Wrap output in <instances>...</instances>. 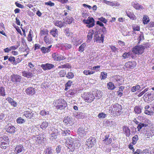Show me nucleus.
<instances>
[{
  "label": "nucleus",
  "instance_id": "nucleus-1",
  "mask_svg": "<svg viewBox=\"0 0 154 154\" xmlns=\"http://www.w3.org/2000/svg\"><path fill=\"white\" fill-rule=\"evenodd\" d=\"M22 76L18 74H13L11 76V80L13 83V85L15 86L19 85L22 81Z\"/></svg>",
  "mask_w": 154,
  "mask_h": 154
},
{
  "label": "nucleus",
  "instance_id": "nucleus-2",
  "mask_svg": "<svg viewBox=\"0 0 154 154\" xmlns=\"http://www.w3.org/2000/svg\"><path fill=\"white\" fill-rule=\"evenodd\" d=\"M51 131L49 132L50 133V139L53 140L57 138V136L60 134L61 130L60 129H57L55 127H51L50 128Z\"/></svg>",
  "mask_w": 154,
  "mask_h": 154
},
{
  "label": "nucleus",
  "instance_id": "nucleus-3",
  "mask_svg": "<svg viewBox=\"0 0 154 154\" xmlns=\"http://www.w3.org/2000/svg\"><path fill=\"white\" fill-rule=\"evenodd\" d=\"M145 49L144 47L142 45H137L132 48V52L135 54H141L144 52Z\"/></svg>",
  "mask_w": 154,
  "mask_h": 154
},
{
  "label": "nucleus",
  "instance_id": "nucleus-4",
  "mask_svg": "<svg viewBox=\"0 0 154 154\" xmlns=\"http://www.w3.org/2000/svg\"><path fill=\"white\" fill-rule=\"evenodd\" d=\"M122 109L121 105L117 103L113 105L112 106L113 115L116 116L120 115L121 113Z\"/></svg>",
  "mask_w": 154,
  "mask_h": 154
},
{
  "label": "nucleus",
  "instance_id": "nucleus-5",
  "mask_svg": "<svg viewBox=\"0 0 154 154\" xmlns=\"http://www.w3.org/2000/svg\"><path fill=\"white\" fill-rule=\"evenodd\" d=\"M75 140L71 138H68L66 140V146L69 149V151L73 152L75 149V144L74 142Z\"/></svg>",
  "mask_w": 154,
  "mask_h": 154
},
{
  "label": "nucleus",
  "instance_id": "nucleus-6",
  "mask_svg": "<svg viewBox=\"0 0 154 154\" xmlns=\"http://www.w3.org/2000/svg\"><path fill=\"white\" fill-rule=\"evenodd\" d=\"M83 97L85 101L88 102H92L95 98L92 94L88 92L84 93Z\"/></svg>",
  "mask_w": 154,
  "mask_h": 154
},
{
  "label": "nucleus",
  "instance_id": "nucleus-7",
  "mask_svg": "<svg viewBox=\"0 0 154 154\" xmlns=\"http://www.w3.org/2000/svg\"><path fill=\"white\" fill-rule=\"evenodd\" d=\"M83 22L84 23L87 24L86 26L89 28L93 27L95 24V21L94 18L90 17H88L87 20H83Z\"/></svg>",
  "mask_w": 154,
  "mask_h": 154
},
{
  "label": "nucleus",
  "instance_id": "nucleus-8",
  "mask_svg": "<svg viewBox=\"0 0 154 154\" xmlns=\"http://www.w3.org/2000/svg\"><path fill=\"white\" fill-rule=\"evenodd\" d=\"M145 109L144 113L146 114L151 115L154 112V106L150 107L147 105L145 107Z\"/></svg>",
  "mask_w": 154,
  "mask_h": 154
},
{
  "label": "nucleus",
  "instance_id": "nucleus-9",
  "mask_svg": "<svg viewBox=\"0 0 154 154\" xmlns=\"http://www.w3.org/2000/svg\"><path fill=\"white\" fill-rule=\"evenodd\" d=\"M36 115V114L35 112H33L31 110H28L25 111L23 112V115L24 116L28 119H31L33 117H34Z\"/></svg>",
  "mask_w": 154,
  "mask_h": 154
},
{
  "label": "nucleus",
  "instance_id": "nucleus-10",
  "mask_svg": "<svg viewBox=\"0 0 154 154\" xmlns=\"http://www.w3.org/2000/svg\"><path fill=\"white\" fill-rule=\"evenodd\" d=\"M52 57L54 60L56 61H60L65 59L64 56H63L57 53L53 54Z\"/></svg>",
  "mask_w": 154,
  "mask_h": 154
},
{
  "label": "nucleus",
  "instance_id": "nucleus-11",
  "mask_svg": "<svg viewBox=\"0 0 154 154\" xmlns=\"http://www.w3.org/2000/svg\"><path fill=\"white\" fill-rule=\"evenodd\" d=\"M72 119L71 117L67 116L64 118L63 120L65 124L67 127L72 125L73 124Z\"/></svg>",
  "mask_w": 154,
  "mask_h": 154
},
{
  "label": "nucleus",
  "instance_id": "nucleus-12",
  "mask_svg": "<svg viewBox=\"0 0 154 154\" xmlns=\"http://www.w3.org/2000/svg\"><path fill=\"white\" fill-rule=\"evenodd\" d=\"M15 129L16 128L14 126L12 125L9 126L8 125L5 126V129L6 131L11 134L15 133Z\"/></svg>",
  "mask_w": 154,
  "mask_h": 154
},
{
  "label": "nucleus",
  "instance_id": "nucleus-13",
  "mask_svg": "<svg viewBox=\"0 0 154 154\" xmlns=\"http://www.w3.org/2000/svg\"><path fill=\"white\" fill-rule=\"evenodd\" d=\"M137 10H143L144 9L143 7L139 3L133 2L131 4Z\"/></svg>",
  "mask_w": 154,
  "mask_h": 154
},
{
  "label": "nucleus",
  "instance_id": "nucleus-14",
  "mask_svg": "<svg viewBox=\"0 0 154 154\" xmlns=\"http://www.w3.org/2000/svg\"><path fill=\"white\" fill-rule=\"evenodd\" d=\"M112 139L111 137H109V134L106 135L104 139L103 140L104 143L106 144H109L112 141Z\"/></svg>",
  "mask_w": 154,
  "mask_h": 154
},
{
  "label": "nucleus",
  "instance_id": "nucleus-15",
  "mask_svg": "<svg viewBox=\"0 0 154 154\" xmlns=\"http://www.w3.org/2000/svg\"><path fill=\"white\" fill-rule=\"evenodd\" d=\"M54 24L55 26H57L60 28L63 27L65 25V23L64 21L59 20H55L54 21Z\"/></svg>",
  "mask_w": 154,
  "mask_h": 154
},
{
  "label": "nucleus",
  "instance_id": "nucleus-16",
  "mask_svg": "<svg viewBox=\"0 0 154 154\" xmlns=\"http://www.w3.org/2000/svg\"><path fill=\"white\" fill-rule=\"evenodd\" d=\"M58 30L57 29L53 28L50 30V33L53 37L57 38L58 35Z\"/></svg>",
  "mask_w": 154,
  "mask_h": 154
},
{
  "label": "nucleus",
  "instance_id": "nucleus-17",
  "mask_svg": "<svg viewBox=\"0 0 154 154\" xmlns=\"http://www.w3.org/2000/svg\"><path fill=\"white\" fill-rule=\"evenodd\" d=\"M26 92L28 95H32L35 93V91L34 88L32 87H29L26 89Z\"/></svg>",
  "mask_w": 154,
  "mask_h": 154
},
{
  "label": "nucleus",
  "instance_id": "nucleus-18",
  "mask_svg": "<svg viewBox=\"0 0 154 154\" xmlns=\"http://www.w3.org/2000/svg\"><path fill=\"white\" fill-rule=\"evenodd\" d=\"M24 150V148L22 145H19L17 146L15 148V151L17 153H20L22 152Z\"/></svg>",
  "mask_w": 154,
  "mask_h": 154
},
{
  "label": "nucleus",
  "instance_id": "nucleus-19",
  "mask_svg": "<svg viewBox=\"0 0 154 154\" xmlns=\"http://www.w3.org/2000/svg\"><path fill=\"white\" fill-rule=\"evenodd\" d=\"M9 141L7 136H4L0 137V143H9Z\"/></svg>",
  "mask_w": 154,
  "mask_h": 154
},
{
  "label": "nucleus",
  "instance_id": "nucleus-20",
  "mask_svg": "<svg viewBox=\"0 0 154 154\" xmlns=\"http://www.w3.org/2000/svg\"><path fill=\"white\" fill-rule=\"evenodd\" d=\"M123 131L127 137H129L130 134V130L127 126H124L123 127Z\"/></svg>",
  "mask_w": 154,
  "mask_h": 154
},
{
  "label": "nucleus",
  "instance_id": "nucleus-21",
  "mask_svg": "<svg viewBox=\"0 0 154 154\" xmlns=\"http://www.w3.org/2000/svg\"><path fill=\"white\" fill-rule=\"evenodd\" d=\"M126 67H134L136 66V63L134 61H129L125 63Z\"/></svg>",
  "mask_w": 154,
  "mask_h": 154
},
{
  "label": "nucleus",
  "instance_id": "nucleus-22",
  "mask_svg": "<svg viewBox=\"0 0 154 154\" xmlns=\"http://www.w3.org/2000/svg\"><path fill=\"white\" fill-rule=\"evenodd\" d=\"M64 103H66V101L63 99H60L55 100V106L63 105Z\"/></svg>",
  "mask_w": 154,
  "mask_h": 154
},
{
  "label": "nucleus",
  "instance_id": "nucleus-23",
  "mask_svg": "<svg viewBox=\"0 0 154 154\" xmlns=\"http://www.w3.org/2000/svg\"><path fill=\"white\" fill-rule=\"evenodd\" d=\"M149 17L146 15H144L143 18V22L144 24H147L149 21Z\"/></svg>",
  "mask_w": 154,
  "mask_h": 154
},
{
  "label": "nucleus",
  "instance_id": "nucleus-24",
  "mask_svg": "<svg viewBox=\"0 0 154 154\" xmlns=\"http://www.w3.org/2000/svg\"><path fill=\"white\" fill-rule=\"evenodd\" d=\"M52 45H51L47 48H45L43 47L41 48V50L42 52L45 54L48 53L50 51V48L51 47Z\"/></svg>",
  "mask_w": 154,
  "mask_h": 154
},
{
  "label": "nucleus",
  "instance_id": "nucleus-25",
  "mask_svg": "<svg viewBox=\"0 0 154 154\" xmlns=\"http://www.w3.org/2000/svg\"><path fill=\"white\" fill-rule=\"evenodd\" d=\"M22 75L28 78L31 77L32 75V74L30 72H26V71H23L22 72Z\"/></svg>",
  "mask_w": 154,
  "mask_h": 154
},
{
  "label": "nucleus",
  "instance_id": "nucleus-26",
  "mask_svg": "<svg viewBox=\"0 0 154 154\" xmlns=\"http://www.w3.org/2000/svg\"><path fill=\"white\" fill-rule=\"evenodd\" d=\"M107 87L110 90H113L116 88L114 84L112 82H110L107 83Z\"/></svg>",
  "mask_w": 154,
  "mask_h": 154
},
{
  "label": "nucleus",
  "instance_id": "nucleus-27",
  "mask_svg": "<svg viewBox=\"0 0 154 154\" xmlns=\"http://www.w3.org/2000/svg\"><path fill=\"white\" fill-rule=\"evenodd\" d=\"M127 16L129 17L132 20H136L137 19V17L133 13L129 12L126 13Z\"/></svg>",
  "mask_w": 154,
  "mask_h": 154
},
{
  "label": "nucleus",
  "instance_id": "nucleus-28",
  "mask_svg": "<svg viewBox=\"0 0 154 154\" xmlns=\"http://www.w3.org/2000/svg\"><path fill=\"white\" fill-rule=\"evenodd\" d=\"M44 40L46 44H50L52 43L53 41L51 38L47 37V36L44 37Z\"/></svg>",
  "mask_w": 154,
  "mask_h": 154
},
{
  "label": "nucleus",
  "instance_id": "nucleus-29",
  "mask_svg": "<svg viewBox=\"0 0 154 154\" xmlns=\"http://www.w3.org/2000/svg\"><path fill=\"white\" fill-rule=\"evenodd\" d=\"M70 133V131L69 130H68L66 128H65L64 130H62V134L63 136H66L69 135Z\"/></svg>",
  "mask_w": 154,
  "mask_h": 154
},
{
  "label": "nucleus",
  "instance_id": "nucleus-30",
  "mask_svg": "<svg viewBox=\"0 0 154 154\" xmlns=\"http://www.w3.org/2000/svg\"><path fill=\"white\" fill-rule=\"evenodd\" d=\"M86 46V44L85 43H83L79 47V51L80 52H83L84 50V48Z\"/></svg>",
  "mask_w": 154,
  "mask_h": 154
},
{
  "label": "nucleus",
  "instance_id": "nucleus-31",
  "mask_svg": "<svg viewBox=\"0 0 154 154\" xmlns=\"http://www.w3.org/2000/svg\"><path fill=\"white\" fill-rule=\"evenodd\" d=\"M148 125L147 124H144V123L141 122L139 124H138L137 127L138 129V131H139L143 127H146Z\"/></svg>",
  "mask_w": 154,
  "mask_h": 154
},
{
  "label": "nucleus",
  "instance_id": "nucleus-32",
  "mask_svg": "<svg viewBox=\"0 0 154 154\" xmlns=\"http://www.w3.org/2000/svg\"><path fill=\"white\" fill-rule=\"evenodd\" d=\"M63 105H56V108L60 110L64 109L67 106L66 103H64Z\"/></svg>",
  "mask_w": 154,
  "mask_h": 154
},
{
  "label": "nucleus",
  "instance_id": "nucleus-33",
  "mask_svg": "<svg viewBox=\"0 0 154 154\" xmlns=\"http://www.w3.org/2000/svg\"><path fill=\"white\" fill-rule=\"evenodd\" d=\"M104 36L103 35H101V37H97V42L103 43V42Z\"/></svg>",
  "mask_w": 154,
  "mask_h": 154
},
{
  "label": "nucleus",
  "instance_id": "nucleus-34",
  "mask_svg": "<svg viewBox=\"0 0 154 154\" xmlns=\"http://www.w3.org/2000/svg\"><path fill=\"white\" fill-rule=\"evenodd\" d=\"M41 66V67H54V65L51 64L46 63L45 64H42Z\"/></svg>",
  "mask_w": 154,
  "mask_h": 154
},
{
  "label": "nucleus",
  "instance_id": "nucleus-35",
  "mask_svg": "<svg viewBox=\"0 0 154 154\" xmlns=\"http://www.w3.org/2000/svg\"><path fill=\"white\" fill-rule=\"evenodd\" d=\"M84 115L83 113L79 112H78L77 114H76L75 116L77 118L82 119L84 117Z\"/></svg>",
  "mask_w": 154,
  "mask_h": 154
},
{
  "label": "nucleus",
  "instance_id": "nucleus-36",
  "mask_svg": "<svg viewBox=\"0 0 154 154\" xmlns=\"http://www.w3.org/2000/svg\"><path fill=\"white\" fill-rule=\"evenodd\" d=\"M5 89L2 87H0V96H5Z\"/></svg>",
  "mask_w": 154,
  "mask_h": 154
},
{
  "label": "nucleus",
  "instance_id": "nucleus-37",
  "mask_svg": "<svg viewBox=\"0 0 154 154\" xmlns=\"http://www.w3.org/2000/svg\"><path fill=\"white\" fill-rule=\"evenodd\" d=\"M65 48L66 50H68L72 48V45L68 43H65L62 45Z\"/></svg>",
  "mask_w": 154,
  "mask_h": 154
},
{
  "label": "nucleus",
  "instance_id": "nucleus-38",
  "mask_svg": "<svg viewBox=\"0 0 154 154\" xmlns=\"http://www.w3.org/2000/svg\"><path fill=\"white\" fill-rule=\"evenodd\" d=\"M48 122H43L41 125V127L42 129H44L48 126Z\"/></svg>",
  "mask_w": 154,
  "mask_h": 154
},
{
  "label": "nucleus",
  "instance_id": "nucleus-39",
  "mask_svg": "<svg viewBox=\"0 0 154 154\" xmlns=\"http://www.w3.org/2000/svg\"><path fill=\"white\" fill-rule=\"evenodd\" d=\"M138 139V137L137 135H135L132 137V143L134 145L135 144Z\"/></svg>",
  "mask_w": 154,
  "mask_h": 154
},
{
  "label": "nucleus",
  "instance_id": "nucleus-40",
  "mask_svg": "<svg viewBox=\"0 0 154 154\" xmlns=\"http://www.w3.org/2000/svg\"><path fill=\"white\" fill-rule=\"evenodd\" d=\"M52 150L51 147H48L46 148L45 154H52Z\"/></svg>",
  "mask_w": 154,
  "mask_h": 154
},
{
  "label": "nucleus",
  "instance_id": "nucleus-41",
  "mask_svg": "<svg viewBox=\"0 0 154 154\" xmlns=\"http://www.w3.org/2000/svg\"><path fill=\"white\" fill-rule=\"evenodd\" d=\"M134 111L135 113L137 114H140L141 112V109L138 106H136L134 107Z\"/></svg>",
  "mask_w": 154,
  "mask_h": 154
},
{
  "label": "nucleus",
  "instance_id": "nucleus-42",
  "mask_svg": "<svg viewBox=\"0 0 154 154\" xmlns=\"http://www.w3.org/2000/svg\"><path fill=\"white\" fill-rule=\"evenodd\" d=\"M48 31L47 29H42L40 31V34L41 35H43L45 34H48Z\"/></svg>",
  "mask_w": 154,
  "mask_h": 154
},
{
  "label": "nucleus",
  "instance_id": "nucleus-43",
  "mask_svg": "<svg viewBox=\"0 0 154 154\" xmlns=\"http://www.w3.org/2000/svg\"><path fill=\"white\" fill-rule=\"evenodd\" d=\"M153 136L150 131H146L144 137L145 139L149 138V137Z\"/></svg>",
  "mask_w": 154,
  "mask_h": 154
},
{
  "label": "nucleus",
  "instance_id": "nucleus-44",
  "mask_svg": "<svg viewBox=\"0 0 154 154\" xmlns=\"http://www.w3.org/2000/svg\"><path fill=\"white\" fill-rule=\"evenodd\" d=\"M62 147V146L60 145H58L56 147V152L57 154L61 153Z\"/></svg>",
  "mask_w": 154,
  "mask_h": 154
},
{
  "label": "nucleus",
  "instance_id": "nucleus-45",
  "mask_svg": "<svg viewBox=\"0 0 154 154\" xmlns=\"http://www.w3.org/2000/svg\"><path fill=\"white\" fill-rule=\"evenodd\" d=\"M131 55L130 52L124 53L122 56L124 59L128 58Z\"/></svg>",
  "mask_w": 154,
  "mask_h": 154
},
{
  "label": "nucleus",
  "instance_id": "nucleus-46",
  "mask_svg": "<svg viewBox=\"0 0 154 154\" xmlns=\"http://www.w3.org/2000/svg\"><path fill=\"white\" fill-rule=\"evenodd\" d=\"M132 29L134 32L136 31H139L140 30V27L138 25H135L132 26Z\"/></svg>",
  "mask_w": 154,
  "mask_h": 154
},
{
  "label": "nucleus",
  "instance_id": "nucleus-47",
  "mask_svg": "<svg viewBox=\"0 0 154 154\" xmlns=\"http://www.w3.org/2000/svg\"><path fill=\"white\" fill-rule=\"evenodd\" d=\"M9 143H0V147L2 149H5L9 144Z\"/></svg>",
  "mask_w": 154,
  "mask_h": 154
},
{
  "label": "nucleus",
  "instance_id": "nucleus-48",
  "mask_svg": "<svg viewBox=\"0 0 154 154\" xmlns=\"http://www.w3.org/2000/svg\"><path fill=\"white\" fill-rule=\"evenodd\" d=\"M120 4L118 2L115 3L112 2H109V5L113 7H117L119 6Z\"/></svg>",
  "mask_w": 154,
  "mask_h": 154
},
{
  "label": "nucleus",
  "instance_id": "nucleus-49",
  "mask_svg": "<svg viewBox=\"0 0 154 154\" xmlns=\"http://www.w3.org/2000/svg\"><path fill=\"white\" fill-rule=\"evenodd\" d=\"M107 77V73L104 72H102L101 73L100 77L101 79H104Z\"/></svg>",
  "mask_w": 154,
  "mask_h": 154
},
{
  "label": "nucleus",
  "instance_id": "nucleus-50",
  "mask_svg": "<svg viewBox=\"0 0 154 154\" xmlns=\"http://www.w3.org/2000/svg\"><path fill=\"white\" fill-rule=\"evenodd\" d=\"M16 121L19 124H22L24 123L25 122V121L24 119L21 117L17 118Z\"/></svg>",
  "mask_w": 154,
  "mask_h": 154
},
{
  "label": "nucleus",
  "instance_id": "nucleus-51",
  "mask_svg": "<svg viewBox=\"0 0 154 154\" xmlns=\"http://www.w3.org/2000/svg\"><path fill=\"white\" fill-rule=\"evenodd\" d=\"M93 31L92 32L88 33V35L87 36V37L88 40H90L92 39L93 37Z\"/></svg>",
  "mask_w": 154,
  "mask_h": 154
},
{
  "label": "nucleus",
  "instance_id": "nucleus-52",
  "mask_svg": "<svg viewBox=\"0 0 154 154\" xmlns=\"http://www.w3.org/2000/svg\"><path fill=\"white\" fill-rule=\"evenodd\" d=\"M49 114V112L48 111H46L45 110L41 111L40 112V114L43 116H45L46 115H48Z\"/></svg>",
  "mask_w": 154,
  "mask_h": 154
},
{
  "label": "nucleus",
  "instance_id": "nucleus-53",
  "mask_svg": "<svg viewBox=\"0 0 154 154\" xmlns=\"http://www.w3.org/2000/svg\"><path fill=\"white\" fill-rule=\"evenodd\" d=\"M91 139L90 140V139L88 140V141H86L85 142V145H87L89 147H91L92 146V143H91L92 142H91Z\"/></svg>",
  "mask_w": 154,
  "mask_h": 154
},
{
  "label": "nucleus",
  "instance_id": "nucleus-54",
  "mask_svg": "<svg viewBox=\"0 0 154 154\" xmlns=\"http://www.w3.org/2000/svg\"><path fill=\"white\" fill-rule=\"evenodd\" d=\"M73 18L71 17L68 16L67 17V20H66V22L68 24H70L72 23Z\"/></svg>",
  "mask_w": 154,
  "mask_h": 154
},
{
  "label": "nucleus",
  "instance_id": "nucleus-55",
  "mask_svg": "<svg viewBox=\"0 0 154 154\" xmlns=\"http://www.w3.org/2000/svg\"><path fill=\"white\" fill-rule=\"evenodd\" d=\"M106 116V115L103 112H101L99 114L98 117L99 118H104Z\"/></svg>",
  "mask_w": 154,
  "mask_h": 154
},
{
  "label": "nucleus",
  "instance_id": "nucleus-56",
  "mask_svg": "<svg viewBox=\"0 0 154 154\" xmlns=\"http://www.w3.org/2000/svg\"><path fill=\"white\" fill-rule=\"evenodd\" d=\"M8 60L9 61L11 62L12 64L14 65V61H15V57H10L8 58Z\"/></svg>",
  "mask_w": 154,
  "mask_h": 154
},
{
  "label": "nucleus",
  "instance_id": "nucleus-57",
  "mask_svg": "<svg viewBox=\"0 0 154 154\" xmlns=\"http://www.w3.org/2000/svg\"><path fill=\"white\" fill-rule=\"evenodd\" d=\"M84 73L86 75H91L93 74L94 73V72L92 71L91 70H84Z\"/></svg>",
  "mask_w": 154,
  "mask_h": 154
},
{
  "label": "nucleus",
  "instance_id": "nucleus-58",
  "mask_svg": "<svg viewBox=\"0 0 154 154\" xmlns=\"http://www.w3.org/2000/svg\"><path fill=\"white\" fill-rule=\"evenodd\" d=\"M64 32L66 36H69L70 34V32L69 30V29L68 28H66L65 29Z\"/></svg>",
  "mask_w": 154,
  "mask_h": 154
},
{
  "label": "nucleus",
  "instance_id": "nucleus-59",
  "mask_svg": "<svg viewBox=\"0 0 154 154\" xmlns=\"http://www.w3.org/2000/svg\"><path fill=\"white\" fill-rule=\"evenodd\" d=\"M45 5H49L51 7H52L54 5V3L52 2L51 1H50L48 2H45Z\"/></svg>",
  "mask_w": 154,
  "mask_h": 154
},
{
  "label": "nucleus",
  "instance_id": "nucleus-60",
  "mask_svg": "<svg viewBox=\"0 0 154 154\" xmlns=\"http://www.w3.org/2000/svg\"><path fill=\"white\" fill-rule=\"evenodd\" d=\"M148 88L145 89L143 91L140 92L139 94H138V96L139 97H140L141 96L146 92L147 91H148Z\"/></svg>",
  "mask_w": 154,
  "mask_h": 154
},
{
  "label": "nucleus",
  "instance_id": "nucleus-61",
  "mask_svg": "<svg viewBox=\"0 0 154 154\" xmlns=\"http://www.w3.org/2000/svg\"><path fill=\"white\" fill-rule=\"evenodd\" d=\"M132 151L134 154H140L142 153L141 150L140 149H137L136 151H135L134 149H133Z\"/></svg>",
  "mask_w": 154,
  "mask_h": 154
},
{
  "label": "nucleus",
  "instance_id": "nucleus-62",
  "mask_svg": "<svg viewBox=\"0 0 154 154\" xmlns=\"http://www.w3.org/2000/svg\"><path fill=\"white\" fill-rule=\"evenodd\" d=\"M73 76V74L72 72H68L66 75V77L68 79H72Z\"/></svg>",
  "mask_w": 154,
  "mask_h": 154
},
{
  "label": "nucleus",
  "instance_id": "nucleus-63",
  "mask_svg": "<svg viewBox=\"0 0 154 154\" xmlns=\"http://www.w3.org/2000/svg\"><path fill=\"white\" fill-rule=\"evenodd\" d=\"M98 20H99L100 21L103 22L105 23H106L107 22V20L105 18L103 17H101L100 18H98Z\"/></svg>",
  "mask_w": 154,
  "mask_h": 154
},
{
  "label": "nucleus",
  "instance_id": "nucleus-64",
  "mask_svg": "<svg viewBox=\"0 0 154 154\" xmlns=\"http://www.w3.org/2000/svg\"><path fill=\"white\" fill-rule=\"evenodd\" d=\"M148 27L149 28H151L154 27V22H150L148 25Z\"/></svg>",
  "mask_w": 154,
  "mask_h": 154
}]
</instances>
